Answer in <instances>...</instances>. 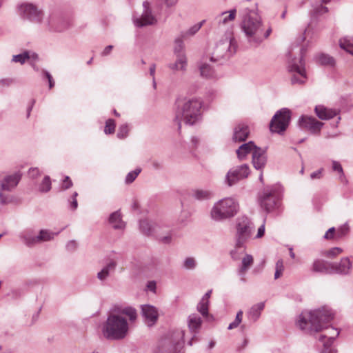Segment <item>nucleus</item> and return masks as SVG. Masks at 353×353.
I'll return each instance as SVG.
<instances>
[{
  "instance_id": "23",
  "label": "nucleus",
  "mask_w": 353,
  "mask_h": 353,
  "mask_svg": "<svg viewBox=\"0 0 353 353\" xmlns=\"http://www.w3.org/2000/svg\"><path fill=\"white\" fill-rule=\"evenodd\" d=\"M334 263L323 260H316L312 265V271L320 273L332 274Z\"/></svg>"
},
{
  "instance_id": "24",
  "label": "nucleus",
  "mask_w": 353,
  "mask_h": 353,
  "mask_svg": "<svg viewBox=\"0 0 353 353\" xmlns=\"http://www.w3.org/2000/svg\"><path fill=\"white\" fill-rule=\"evenodd\" d=\"M191 196L199 201H208L214 196L212 191L208 189H194L191 192Z\"/></svg>"
},
{
  "instance_id": "7",
  "label": "nucleus",
  "mask_w": 353,
  "mask_h": 353,
  "mask_svg": "<svg viewBox=\"0 0 353 353\" xmlns=\"http://www.w3.org/2000/svg\"><path fill=\"white\" fill-rule=\"evenodd\" d=\"M184 335V330L180 329L169 332L160 339L154 353H181Z\"/></svg>"
},
{
  "instance_id": "42",
  "label": "nucleus",
  "mask_w": 353,
  "mask_h": 353,
  "mask_svg": "<svg viewBox=\"0 0 353 353\" xmlns=\"http://www.w3.org/2000/svg\"><path fill=\"white\" fill-rule=\"evenodd\" d=\"M245 245L243 248H239L236 246V241H235L234 248L230 251V256L233 260L237 261L240 259L241 254L245 250Z\"/></svg>"
},
{
  "instance_id": "26",
  "label": "nucleus",
  "mask_w": 353,
  "mask_h": 353,
  "mask_svg": "<svg viewBox=\"0 0 353 353\" xmlns=\"http://www.w3.org/2000/svg\"><path fill=\"white\" fill-rule=\"evenodd\" d=\"M314 110L317 117L322 120L330 119L338 114L335 110L328 109L323 105H316Z\"/></svg>"
},
{
  "instance_id": "58",
  "label": "nucleus",
  "mask_w": 353,
  "mask_h": 353,
  "mask_svg": "<svg viewBox=\"0 0 353 353\" xmlns=\"http://www.w3.org/2000/svg\"><path fill=\"white\" fill-rule=\"evenodd\" d=\"M73 183L69 176H65L63 181L62 188L63 190L69 189L72 186Z\"/></svg>"
},
{
  "instance_id": "28",
  "label": "nucleus",
  "mask_w": 353,
  "mask_h": 353,
  "mask_svg": "<svg viewBox=\"0 0 353 353\" xmlns=\"http://www.w3.org/2000/svg\"><path fill=\"white\" fill-rule=\"evenodd\" d=\"M19 237L25 245L32 247L37 244V235L32 230H26L20 233Z\"/></svg>"
},
{
  "instance_id": "5",
  "label": "nucleus",
  "mask_w": 353,
  "mask_h": 353,
  "mask_svg": "<svg viewBox=\"0 0 353 353\" xmlns=\"http://www.w3.org/2000/svg\"><path fill=\"white\" fill-rule=\"evenodd\" d=\"M236 47V40L228 34L216 42L213 47L208 48L205 55L209 58L210 62L216 63L221 59H229L235 53Z\"/></svg>"
},
{
  "instance_id": "49",
  "label": "nucleus",
  "mask_w": 353,
  "mask_h": 353,
  "mask_svg": "<svg viewBox=\"0 0 353 353\" xmlns=\"http://www.w3.org/2000/svg\"><path fill=\"white\" fill-rule=\"evenodd\" d=\"M5 191L6 190L0 185V204L1 205H6L11 201L10 196Z\"/></svg>"
},
{
  "instance_id": "14",
  "label": "nucleus",
  "mask_w": 353,
  "mask_h": 353,
  "mask_svg": "<svg viewBox=\"0 0 353 353\" xmlns=\"http://www.w3.org/2000/svg\"><path fill=\"white\" fill-rule=\"evenodd\" d=\"M250 173L248 164H243L230 169L226 176L225 181L228 186L236 184L238 181L247 178Z\"/></svg>"
},
{
  "instance_id": "41",
  "label": "nucleus",
  "mask_w": 353,
  "mask_h": 353,
  "mask_svg": "<svg viewBox=\"0 0 353 353\" xmlns=\"http://www.w3.org/2000/svg\"><path fill=\"white\" fill-rule=\"evenodd\" d=\"M208 307H209V303L201 299L199 303H198L196 306L197 311L200 312V314L203 317H207L209 314L208 313Z\"/></svg>"
},
{
  "instance_id": "12",
  "label": "nucleus",
  "mask_w": 353,
  "mask_h": 353,
  "mask_svg": "<svg viewBox=\"0 0 353 353\" xmlns=\"http://www.w3.org/2000/svg\"><path fill=\"white\" fill-rule=\"evenodd\" d=\"M19 15L32 22L39 23L43 19V12L32 3H24L18 6Z\"/></svg>"
},
{
  "instance_id": "36",
  "label": "nucleus",
  "mask_w": 353,
  "mask_h": 353,
  "mask_svg": "<svg viewBox=\"0 0 353 353\" xmlns=\"http://www.w3.org/2000/svg\"><path fill=\"white\" fill-rule=\"evenodd\" d=\"M184 39L181 35L174 39V54L175 56L185 55Z\"/></svg>"
},
{
  "instance_id": "35",
  "label": "nucleus",
  "mask_w": 353,
  "mask_h": 353,
  "mask_svg": "<svg viewBox=\"0 0 353 353\" xmlns=\"http://www.w3.org/2000/svg\"><path fill=\"white\" fill-rule=\"evenodd\" d=\"M58 232H53L49 230H41L38 235H37V243L52 240L55 236L58 235Z\"/></svg>"
},
{
  "instance_id": "1",
  "label": "nucleus",
  "mask_w": 353,
  "mask_h": 353,
  "mask_svg": "<svg viewBox=\"0 0 353 353\" xmlns=\"http://www.w3.org/2000/svg\"><path fill=\"white\" fill-rule=\"evenodd\" d=\"M333 319L331 310L325 307L310 312H303L300 315L298 325L303 330L307 332H321L325 329L327 333L322 334L319 341L325 345H332L334 339L339 336V331L333 327L325 326Z\"/></svg>"
},
{
  "instance_id": "10",
  "label": "nucleus",
  "mask_w": 353,
  "mask_h": 353,
  "mask_svg": "<svg viewBox=\"0 0 353 353\" xmlns=\"http://www.w3.org/2000/svg\"><path fill=\"white\" fill-rule=\"evenodd\" d=\"M291 119V111L288 108H282L277 111L270 123V130L272 132L281 134L288 128Z\"/></svg>"
},
{
  "instance_id": "40",
  "label": "nucleus",
  "mask_w": 353,
  "mask_h": 353,
  "mask_svg": "<svg viewBox=\"0 0 353 353\" xmlns=\"http://www.w3.org/2000/svg\"><path fill=\"white\" fill-rule=\"evenodd\" d=\"M313 8L310 11L312 16H319L328 12V8L319 2L312 6Z\"/></svg>"
},
{
  "instance_id": "60",
  "label": "nucleus",
  "mask_w": 353,
  "mask_h": 353,
  "mask_svg": "<svg viewBox=\"0 0 353 353\" xmlns=\"http://www.w3.org/2000/svg\"><path fill=\"white\" fill-rule=\"evenodd\" d=\"M28 174L30 177L35 179L40 175V172L37 168H32L29 170Z\"/></svg>"
},
{
  "instance_id": "6",
  "label": "nucleus",
  "mask_w": 353,
  "mask_h": 353,
  "mask_svg": "<svg viewBox=\"0 0 353 353\" xmlns=\"http://www.w3.org/2000/svg\"><path fill=\"white\" fill-rule=\"evenodd\" d=\"M239 203L232 197H225L216 202L211 210L210 216L216 221H223L234 217L239 211Z\"/></svg>"
},
{
  "instance_id": "3",
  "label": "nucleus",
  "mask_w": 353,
  "mask_h": 353,
  "mask_svg": "<svg viewBox=\"0 0 353 353\" xmlns=\"http://www.w3.org/2000/svg\"><path fill=\"white\" fill-rule=\"evenodd\" d=\"M202 101L196 98L179 97L174 104V121L178 130L181 128V121L187 125H193L201 119Z\"/></svg>"
},
{
  "instance_id": "53",
  "label": "nucleus",
  "mask_w": 353,
  "mask_h": 353,
  "mask_svg": "<svg viewBox=\"0 0 353 353\" xmlns=\"http://www.w3.org/2000/svg\"><path fill=\"white\" fill-rule=\"evenodd\" d=\"M335 228H330L325 234L324 239L327 240L336 239Z\"/></svg>"
},
{
  "instance_id": "13",
  "label": "nucleus",
  "mask_w": 353,
  "mask_h": 353,
  "mask_svg": "<svg viewBox=\"0 0 353 353\" xmlns=\"http://www.w3.org/2000/svg\"><path fill=\"white\" fill-rule=\"evenodd\" d=\"M143 10L140 16L134 15L133 22L135 26L142 28L148 26H153L157 23L156 17L152 14L150 3L145 1L143 3Z\"/></svg>"
},
{
  "instance_id": "59",
  "label": "nucleus",
  "mask_w": 353,
  "mask_h": 353,
  "mask_svg": "<svg viewBox=\"0 0 353 353\" xmlns=\"http://www.w3.org/2000/svg\"><path fill=\"white\" fill-rule=\"evenodd\" d=\"M77 196H78V193L77 192H74L72 196V200L70 202V208L73 210H76L78 207V203H77Z\"/></svg>"
},
{
  "instance_id": "30",
  "label": "nucleus",
  "mask_w": 353,
  "mask_h": 353,
  "mask_svg": "<svg viewBox=\"0 0 353 353\" xmlns=\"http://www.w3.org/2000/svg\"><path fill=\"white\" fill-rule=\"evenodd\" d=\"M257 148L252 141H249L242 144L237 150L236 154L240 160H243L245 157L252 152L253 153L254 150Z\"/></svg>"
},
{
  "instance_id": "21",
  "label": "nucleus",
  "mask_w": 353,
  "mask_h": 353,
  "mask_svg": "<svg viewBox=\"0 0 353 353\" xmlns=\"http://www.w3.org/2000/svg\"><path fill=\"white\" fill-rule=\"evenodd\" d=\"M208 61H210L209 58L204 54L199 63L200 74L205 78H212L214 75V68Z\"/></svg>"
},
{
  "instance_id": "43",
  "label": "nucleus",
  "mask_w": 353,
  "mask_h": 353,
  "mask_svg": "<svg viewBox=\"0 0 353 353\" xmlns=\"http://www.w3.org/2000/svg\"><path fill=\"white\" fill-rule=\"evenodd\" d=\"M51 189V181L48 176H46L39 186V190L41 192H48Z\"/></svg>"
},
{
  "instance_id": "56",
  "label": "nucleus",
  "mask_w": 353,
  "mask_h": 353,
  "mask_svg": "<svg viewBox=\"0 0 353 353\" xmlns=\"http://www.w3.org/2000/svg\"><path fill=\"white\" fill-rule=\"evenodd\" d=\"M66 250L69 252H74L78 248V243L74 240L69 241L66 245Z\"/></svg>"
},
{
  "instance_id": "55",
  "label": "nucleus",
  "mask_w": 353,
  "mask_h": 353,
  "mask_svg": "<svg viewBox=\"0 0 353 353\" xmlns=\"http://www.w3.org/2000/svg\"><path fill=\"white\" fill-rule=\"evenodd\" d=\"M42 74L43 77H46L48 79L50 89L52 88L54 86V81L52 75L46 70H43Z\"/></svg>"
},
{
  "instance_id": "38",
  "label": "nucleus",
  "mask_w": 353,
  "mask_h": 353,
  "mask_svg": "<svg viewBox=\"0 0 353 353\" xmlns=\"http://www.w3.org/2000/svg\"><path fill=\"white\" fill-rule=\"evenodd\" d=\"M203 23L204 21H202L199 23L194 25L193 26L190 27L188 30L181 32L180 35L185 39H186L189 37L194 36L200 30Z\"/></svg>"
},
{
  "instance_id": "29",
  "label": "nucleus",
  "mask_w": 353,
  "mask_h": 353,
  "mask_svg": "<svg viewBox=\"0 0 353 353\" xmlns=\"http://www.w3.org/2000/svg\"><path fill=\"white\" fill-rule=\"evenodd\" d=\"M352 268V263L348 258H343L340 263H334L332 268V273L346 274L349 272Z\"/></svg>"
},
{
  "instance_id": "50",
  "label": "nucleus",
  "mask_w": 353,
  "mask_h": 353,
  "mask_svg": "<svg viewBox=\"0 0 353 353\" xmlns=\"http://www.w3.org/2000/svg\"><path fill=\"white\" fill-rule=\"evenodd\" d=\"M129 132V128L127 124H123L119 126L118 132H117V137L119 139H124L127 137Z\"/></svg>"
},
{
  "instance_id": "34",
  "label": "nucleus",
  "mask_w": 353,
  "mask_h": 353,
  "mask_svg": "<svg viewBox=\"0 0 353 353\" xmlns=\"http://www.w3.org/2000/svg\"><path fill=\"white\" fill-rule=\"evenodd\" d=\"M117 263L115 261H110L100 272L97 273V278L100 281H105L111 272H114Z\"/></svg>"
},
{
  "instance_id": "64",
  "label": "nucleus",
  "mask_w": 353,
  "mask_h": 353,
  "mask_svg": "<svg viewBox=\"0 0 353 353\" xmlns=\"http://www.w3.org/2000/svg\"><path fill=\"white\" fill-rule=\"evenodd\" d=\"M323 349L321 353H336V350L332 349L331 345H325L324 343H323Z\"/></svg>"
},
{
  "instance_id": "2",
  "label": "nucleus",
  "mask_w": 353,
  "mask_h": 353,
  "mask_svg": "<svg viewBox=\"0 0 353 353\" xmlns=\"http://www.w3.org/2000/svg\"><path fill=\"white\" fill-rule=\"evenodd\" d=\"M128 316L130 321L137 319L135 309L128 307L123 308L119 313H111L103 323L101 332L103 336L108 340H121L124 339L129 330L127 320L122 315Z\"/></svg>"
},
{
  "instance_id": "17",
  "label": "nucleus",
  "mask_w": 353,
  "mask_h": 353,
  "mask_svg": "<svg viewBox=\"0 0 353 353\" xmlns=\"http://www.w3.org/2000/svg\"><path fill=\"white\" fill-rule=\"evenodd\" d=\"M202 323L201 317L196 314H192L188 316V325L190 331L193 334L192 339L188 341V345H192V341L196 338V334L199 332Z\"/></svg>"
},
{
  "instance_id": "52",
  "label": "nucleus",
  "mask_w": 353,
  "mask_h": 353,
  "mask_svg": "<svg viewBox=\"0 0 353 353\" xmlns=\"http://www.w3.org/2000/svg\"><path fill=\"white\" fill-rule=\"evenodd\" d=\"M115 130V123L113 119L106 121L104 132L105 134H112Z\"/></svg>"
},
{
  "instance_id": "33",
  "label": "nucleus",
  "mask_w": 353,
  "mask_h": 353,
  "mask_svg": "<svg viewBox=\"0 0 353 353\" xmlns=\"http://www.w3.org/2000/svg\"><path fill=\"white\" fill-rule=\"evenodd\" d=\"M141 231L145 235H152L156 232L157 225L155 223L148 219L141 220L139 222Z\"/></svg>"
},
{
  "instance_id": "62",
  "label": "nucleus",
  "mask_w": 353,
  "mask_h": 353,
  "mask_svg": "<svg viewBox=\"0 0 353 353\" xmlns=\"http://www.w3.org/2000/svg\"><path fill=\"white\" fill-rule=\"evenodd\" d=\"M322 170L323 169H320L317 171H315L310 174V178L312 179H320L322 176Z\"/></svg>"
},
{
  "instance_id": "45",
  "label": "nucleus",
  "mask_w": 353,
  "mask_h": 353,
  "mask_svg": "<svg viewBox=\"0 0 353 353\" xmlns=\"http://www.w3.org/2000/svg\"><path fill=\"white\" fill-rule=\"evenodd\" d=\"M57 19L54 17H50L48 21V25L52 29L58 32H61L67 28L68 26L66 24L58 26L57 25Z\"/></svg>"
},
{
  "instance_id": "15",
  "label": "nucleus",
  "mask_w": 353,
  "mask_h": 353,
  "mask_svg": "<svg viewBox=\"0 0 353 353\" xmlns=\"http://www.w3.org/2000/svg\"><path fill=\"white\" fill-rule=\"evenodd\" d=\"M299 125L301 129L309 130L312 134H318L323 123L314 117L303 115L299 119Z\"/></svg>"
},
{
  "instance_id": "51",
  "label": "nucleus",
  "mask_w": 353,
  "mask_h": 353,
  "mask_svg": "<svg viewBox=\"0 0 353 353\" xmlns=\"http://www.w3.org/2000/svg\"><path fill=\"white\" fill-rule=\"evenodd\" d=\"M343 252V250L340 248L335 247L326 251L324 255L328 258H334L337 255L340 254Z\"/></svg>"
},
{
  "instance_id": "20",
  "label": "nucleus",
  "mask_w": 353,
  "mask_h": 353,
  "mask_svg": "<svg viewBox=\"0 0 353 353\" xmlns=\"http://www.w3.org/2000/svg\"><path fill=\"white\" fill-rule=\"evenodd\" d=\"M254 263L253 256L251 254H245L241 259V265L238 269V275L241 277V280L245 281V274Z\"/></svg>"
},
{
  "instance_id": "9",
  "label": "nucleus",
  "mask_w": 353,
  "mask_h": 353,
  "mask_svg": "<svg viewBox=\"0 0 353 353\" xmlns=\"http://www.w3.org/2000/svg\"><path fill=\"white\" fill-rule=\"evenodd\" d=\"M280 193L276 188L271 187L263 190L259 198L260 206L267 212L279 207Z\"/></svg>"
},
{
  "instance_id": "44",
  "label": "nucleus",
  "mask_w": 353,
  "mask_h": 353,
  "mask_svg": "<svg viewBox=\"0 0 353 353\" xmlns=\"http://www.w3.org/2000/svg\"><path fill=\"white\" fill-rule=\"evenodd\" d=\"M141 168H137L134 170L130 172L125 176V182L126 184L132 183L138 175L141 173Z\"/></svg>"
},
{
  "instance_id": "54",
  "label": "nucleus",
  "mask_w": 353,
  "mask_h": 353,
  "mask_svg": "<svg viewBox=\"0 0 353 353\" xmlns=\"http://www.w3.org/2000/svg\"><path fill=\"white\" fill-rule=\"evenodd\" d=\"M349 228L347 225H343L338 229L336 233L337 239H341L345 236L348 232Z\"/></svg>"
},
{
  "instance_id": "19",
  "label": "nucleus",
  "mask_w": 353,
  "mask_h": 353,
  "mask_svg": "<svg viewBox=\"0 0 353 353\" xmlns=\"http://www.w3.org/2000/svg\"><path fill=\"white\" fill-rule=\"evenodd\" d=\"M21 174L19 172H16L13 174L6 176L2 181H1L0 185L7 192H10L17 187L21 180Z\"/></svg>"
},
{
  "instance_id": "32",
  "label": "nucleus",
  "mask_w": 353,
  "mask_h": 353,
  "mask_svg": "<svg viewBox=\"0 0 353 353\" xmlns=\"http://www.w3.org/2000/svg\"><path fill=\"white\" fill-rule=\"evenodd\" d=\"M108 222L112 227L116 230L123 229L125 226V223L122 221L121 214L119 210L112 212L110 215Z\"/></svg>"
},
{
  "instance_id": "8",
  "label": "nucleus",
  "mask_w": 353,
  "mask_h": 353,
  "mask_svg": "<svg viewBox=\"0 0 353 353\" xmlns=\"http://www.w3.org/2000/svg\"><path fill=\"white\" fill-rule=\"evenodd\" d=\"M254 228V224L248 217L241 216L236 219L234 239L237 247H245L252 237Z\"/></svg>"
},
{
  "instance_id": "47",
  "label": "nucleus",
  "mask_w": 353,
  "mask_h": 353,
  "mask_svg": "<svg viewBox=\"0 0 353 353\" xmlns=\"http://www.w3.org/2000/svg\"><path fill=\"white\" fill-rule=\"evenodd\" d=\"M284 270L283 261L282 259H279L276 263L274 279H279L283 274Z\"/></svg>"
},
{
  "instance_id": "27",
  "label": "nucleus",
  "mask_w": 353,
  "mask_h": 353,
  "mask_svg": "<svg viewBox=\"0 0 353 353\" xmlns=\"http://www.w3.org/2000/svg\"><path fill=\"white\" fill-rule=\"evenodd\" d=\"M264 307L265 303L263 302H260L252 305L247 312L248 319L252 322H256L259 319Z\"/></svg>"
},
{
  "instance_id": "63",
  "label": "nucleus",
  "mask_w": 353,
  "mask_h": 353,
  "mask_svg": "<svg viewBox=\"0 0 353 353\" xmlns=\"http://www.w3.org/2000/svg\"><path fill=\"white\" fill-rule=\"evenodd\" d=\"M272 32L271 28H269L265 32H264L263 25H262V36L261 42L266 38H268Z\"/></svg>"
},
{
  "instance_id": "57",
  "label": "nucleus",
  "mask_w": 353,
  "mask_h": 353,
  "mask_svg": "<svg viewBox=\"0 0 353 353\" xmlns=\"http://www.w3.org/2000/svg\"><path fill=\"white\" fill-rule=\"evenodd\" d=\"M332 170L334 171L338 172L341 174V176L343 175L342 166L339 162L335 161L332 162Z\"/></svg>"
},
{
  "instance_id": "37",
  "label": "nucleus",
  "mask_w": 353,
  "mask_h": 353,
  "mask_svg": "<svg viewBox=\"0 0 353 353\" xmlns=\"http://www.w3.org/2000/svg\"><path fill=\"white\" fill-rule=\"evenodd\" d=\"M339 46L353 55V37H345L339 40Z\"/></svg>"
},
{
  "instance_id": "48",
  "label": "nucleus",
  "mask_w": 353,
  "mask_h": 353,
  "mask_svg": "<svg viewBox=\"0 0 353 353\" xmlns=\"http://www.w3.org/2000/svg\"><path fill=\"white\" fill-rule=\"evenodd\" d=\"M196 262L194 258L188 257L186 258L183 264V267L187 270H193L196 268Z\"/></svg>"
},
{
  "instance_id": "31",
  "label": "nucleus",
  "mask_w": 353,
  "mask_h": 353,
  "mask_svg": "<svg viewBox=\"0 0 353 353\" xmlns=\"http://www.w3.org/2000/svg\"><path fill=\"white\" fill-rule=\"evenodd\" d=\"M188 65L186 55L176 56L174 63H170L168 68L173 71H185Z\"/></svg>"
},
{
  "instance_id": "18",
  "label": "nucleus",
  "mask_w": 353,
  "mask_h": 353,
  "mask_svg": "<svg viewBox=\"0 0 353 353\" xmlns=\"http://www.w3.org/2000/svg\"><path fill=\"white\" fill-rule=\"evenodd\" d=\"M142 314L144 317L145 323L148 326L153 325L158 319L157 310L150 305H145L142 306Z\"/></svg>"
},
{
  "instance_id": "11",
  "label": "nucleus",
  "mask_w": 353,
  "mask_h": 353,
  "mask_svg": "<svg viewBox=\"0 0 353 353\" xmlns=\"http://www.w3.org/2000/svg\"><path fill=\"white\" fill-rule=\"evenodd\" d=\"M288 70L292 73V77L291 78L292 84H302L305 81L307 77L303 55L300 57L299 60L296 59L292 60L289 63Z\"/></svg>"
},
{
  "instance_id": "61",
  "label": "nucleus",
  "mask_w": 353,
  "mask_h": 353,
  "mask_svg": "<svg viewBox=\"0 0 353 353\" xmlns=\"http://www.w3.org/2000/svg\"><path fill=\"white\" fill-rule=\"evenodd\" d=\"M265 221H263V223L258 228L257 234L255 236L256 239H261L264 236L265 234Z\"/></svg>"
},
{
  "instance_id": "22",
  "label": "nucleus",
  "mask_w": 353,
  "mask_h": 353,
  "mask_svg": "<svg viewBox=\"0 0 353 353\" xmlns=\"http://www.w3.org/2000/svg\"><path fill=\"white\" fill-rule=\"evenodd\" d=\"M250 134V130L247 125L243 123L238 124L234 130L233 141L241 142L245 141Z\"/></svg>"
},
{
  "instance_id": "46",
  "label": "nucleus",
  "mask_w": 353,
  "mask_h": 353,
  "mask_svg": "<svg viewBox=\"0 0 353 353\" xmlns=\"http://www.w3.org/2000/svg\"><path fill=\"white\" fill-rule=\"evenodd\" d=\"M30 58V56L29 54V52L26 51L21 54L14 55L12 57V61L13 62H19L20 63L23 64L26 62V60L29 59Z\"/></svg>"
},
{
  "instance_id": "4",
  "label": "nucleus",
  "mask_w": 353,
  "mask_h": 353,
  "mask_svg": "<svg viewBox=\"0 0 353 353\" xmlns=\"http://www.w3.org/2000/svg\"><path fill=\"white\" fill-rule=\"evenodd\" d=\"M262 25L261 17L255 10L245 8L243 11L241 29L251 46L257 47L261 43Z\"/></svg>"
},
{
  "instance_id": "16",
  "label": "nucleus",
  "mask_w": 353,
  "mask_h": 353,
  "mask_svg": "<svg viewBox=\"0 0 353 353\" xmlns=\"http://www.w3.org/2000/svg\"><path fill=\"white\" fill-rule=\"evenodd\" d=\"M267 163L266 150L261 148H256L252 153V164L255 169L262 170Z\"/></svg>"
},
{
  "instance_id": "25",
  "label": "nucleus",
  "mask_w": 353,
  "mask_h": 353,
  "mask_svg": "<svg viewBox=\"0 0 353 353\" xmlns=\"http://www.w3.org/2000/svg\"><path fill=\"white\" fill-rule=\"evenodd\" d=\"M236 14V10L232 9L230 11H225L221 12L220 14L216 17V21L219 24L221 25H227L229 23L233 21L235 19Z\"/></svg>"
},
{
  "instance_id": "39",
  "label": "nucleus",
  "mask_w": 353,
  "mask_h": 353,
  "mask_svg": "<svg viewBox=\"0 0 353 353\" xmlns=\"http://www.w3.org/2000/svg\"><path fill=\"white\" fill-rule=\"evenodd\" d=\"M317 62L321 65L333 66L335 61L332 57L328 54H321L316 57Z\"/></svg>"
}]
</instances>
